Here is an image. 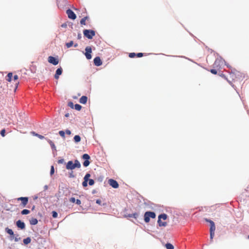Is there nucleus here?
I'll return each instance as SVG.
<instances>
[{
  "label": "nucleus",
  "mask_w": 249,
  "mask_h": 249,
  "mask_svg": "<svg viewBox=\"0 0 249 249\" xmlns=\"http://www.w3.org/2000/svg\"><path fill=\"white\" fill-rule=\"evenodd\" d=\"M18 77L17 75H15L14 76V78L13 79V81H14V86L12 88H10L9 89L11 92H15L16 91V89L18 88V84L19 82L18 81Z\"/></svg>",
  "instance_id": "423d86ee"
},
{
  "label": "nucleus",
  "mask_w": 249,
  "mask_h": 249,
  "mask_svg": "<svg viewBox=\"0 0 249 249\" xmlns=\"http://www.w3.org/2000/svg\"><path fill=\"white\" fill-rule=\"evenodd\" d=\"M59 134L63 138H65V132L61 130L59 131Z\"/></svg>",
  "instance_id": "2f4dec72"
},
{
  "label": "nucleus",
  "mask_w": 249,
  "mask_h": 249,
  "mask_svg": "<svg viewBox=\"0 0 249 249\" xmlns=\"http://www.w3.org/2000/svg\"><path fill=\"white\" fill-rule=\"evenodd\" d=\"M37 223H38V220H37L36 218H32L30 220V223L31 225H35L37 224Z\"/></svg>",
  "instance_id": "6ab92c4d"
},
{
  "label": "nucleus",
  "mask_w": 249,
  "mask_h": 249,
  "mask_svg": "<svg viewBox=\"0 0 249 249\" xmlns=\"http://www.w3.org/2000/svg\"><path fill=\"white\" fill-rule=\"evenodd\" d=\"M46 139L47 140L48 142L50 144L52 148L53 149L55 150L56 149V147H55V146L54 144L53 143V142L51 140H50V139Z\"/></svg>",
  "instance_id": "aec40b11"
},
{
  "label": "nucleus",
  "mask_w": 249,
  "mask_h": 249,
  "mask_svg": "<svg viewBox=\"0 0 249 249\" xmlns=\"http://www.w3.org/2000/svg\"><path fill=\"white\" fill-rule=\"evenodd\" d=\"M70 201L72 202V203H74L76 200H75V199L74 197H71L70 199Z\"/></svg>",
  "instance_id": "37998d69"
},
{
  "label": "nucleus",
  "mask_w": 249,
  "mask_h": 249,
  "mask_svg": "<svg viewBox=\"0 0 249 249\" xmlns=\"http://www.w3.org/2000/svg\"><path fill=\"white\" fill-rule=\"evenodd\" d=\"M65 116L66 117H68L69 116V113H67V114H65Z\"/></svg>",
  "instance_id": "09e8293b"
},
{
  "label": "nucleus",
  "mask_w": 249,
  "mask_h": 249,
  "mask_svg": "<svg viewBox=\"0 0 249 249\" xmlns=\"http://www.w3.org/2000/svg\"><path fill=\"white\" fill-rule=\"evenodd\" d=\"M85 55L87 59H90L92 57L91 53H92V49L91 47L88 46L85 49Z\"/></svg>",
  "instance_id": "6e6552de"
},
{
  "label": "nucleus",
  "mask_w": 249,
  "mask_h": 249,
  "mask_svg": "<svg viewBox=\"0 0 249 249\" xmlns=\"http://www.w3.org/2000/svg\"><path fill=\"white\" fill-rule=\"evenodd\" d=\"M33 134H34V135H35L37 137L40 139H43L45 138L43 136L41 135L38 134H37V133H36L35 132H33Z\"/></svg>",
  "instance_id": "c85d7f7f"
},
{
  "label": "nucleus",
  "mask_w": 249,
  "mask_h": 249,
  "mask_svg": "<svg viewBox=\"0 0 249 249\" xmlns=\"http://www.w3.org/2000/svg\"><path fill=\"white\" fill-rule=\"evenodd\" d=\"M66 13L69 18L71 19H75L76 18V15L74 13L71 9H68L66 11Z\"/></svg>",
  "instance_id": "9b49d317"
},
{
  "label": "nucleus",
  "mask_w": 249,
  "mask_h": 249,
  "mask_svg": "<svg viewBox=\"0 0 249 249\" xmlns=\"http://www.w3.org/2000/svg\"><path fill=\"white\" fill-rule=\"evenodd\" d=\"M73 44V41H71L70 42H68L66 44V46H67V47L68 48H70L71 47Z\"/></svg>",
  "instance_id": "cd10ccee"
},
{
  "label": "nucleus",
  "mask_w": 249,
  "mask_h": 249,
  "mask_svg": "<svg viewBox=\"0 0 249 249\" xmlns=\"http://www.w3.org/2000/svg\"><path fill=\"white\" fill-rule=\"evenodd\" d=\"M108 183L114 188H118L119 187V184L117 181L113 179H109L108 180Z\"/></svg>",
  "instance_id": "f8f14e48"
},
{
  "label": "nucleus",
  "mask_w": 249,
  "mask_h": 249,
  "mask_svg": "<svg viewBox=\"0 0 249 249\" xmlns=\"http://www.w3.org/2000/svg\"><path fill=\"white\" fill-rule=\"evenodd\" d=\"M166 248L167 249H174V246L170 243H167L165 245Z\"/></svg>",
  "instance_id": "393cba45"
},
{
  "label": "nucleus",
  "mask_w": 249,
  "mask_h": 249,
  "mask_svg": "<svg viewBox=\"0 0 249 249\" xmlns=\"http://www.w3.org/2000/svg\"><path fill=\"white\" fill-rule=\"evenodd\" d=\"M0 134L2 136V137H4L5 136V129H2L0 131Z\"/></svg>",
  "instance_id": "79ce46f5"
},
{
  "label": "nucleus",
  "mask_w": 249,
  "mask_h": 249,
  "mask_svg": "<svg viewBox=\"0 0 249 249\" xmlns=\"http://www.w3.org/2000/svg\"><path fill=\"white\" fill-rule=\"evenodd\" d=\"M31 239L30 237H27L25 239H24L23 241L24 244L25 245L28 244L29 243H30L31 242Z\"/></svg>",
  "instance_id": "b1692460"
},
{
  "label": "nucleus",
  "mask_w": 249,
  "mask_h": 249,
  "mask_svg": "<svg viewBox=\"0 0 249 249\" xmlns=\"http://www.w3.org/2000/svg\"><path fill=\"white\" fill-rule=\"evenodd\" d=\"M58 214L55 211L52 212V216L53 218H56L57 217Z\"/></svg>",
  "instance_id": "72a5a7b5"
},
{
  "label": "nucleus",
  "mask_w": 249,
  "mask_h": 249,
  "mask_svg": "<svg viewBox=\"0 0 249 249\" xmlns=\"http://www.w3.org/2000/svg\"><path fill=\"white\" fill-rule=\"evenodd\" d=\"M90 175L89 173H87L84 177V179L88 181V180H89V178L90 177Z\"/></svg>",
  "instance_id": "c756f323"
},
{
  "label": "nucleus",
  "mask_w": 249,
  "mask_h": 249,
  "mask_svg": "<svg viewBox=\"0 0 249 249\" xmlns=\"http://www.w3.org/2000/svg\"><path fill=\"white\" fill-rule=\"evenodd\" d=\"M18 201H21V205L22 207H25L28 202V197H20L17 198Z\"/></svg>",
  "instance_id": "9d476101"
},
{
  "label": "nucleus",
  "mask_w": 249,
  "mask_h": 249,
  "mask_svg": "<svg viewBox=\"0 0 249 249\" xmlns=\"http://www.w3.org/2000/svg\"><path fill=\"white\" fill-rule=\"evenodd\" d=\"M16 225L18 228L21 229H24L25 227L24 223L20 220L17 221Z\"/></svg>",
  "instance_id": "dca6fc26"
},
{
  "label": "nucleus",
  "mask_w": 249,
  "mask_h": 249,
  "mask_svg": "<svg viewBox=\"0 0 249 249\" xmlns=\"http://www.w3.org/2000/svg\"><path fill=\"white\" fill-rule=\"evenodd\" d=\"M74 141L76 142H79L81 141V137L79 135H75L74 138Z\"/></svg>",
  "instance_id": "5701e85b"
},
{
  "label": "nucleus",
  "mask_w": 249,
  "mask_h": 249,
  "mask_svg": "<svg viewBox=\"0 0 249 249\" xmlns=\"http://www.w3.org/2000/svg\"><path fill=\"white\" fill-rule=\"evenodd\" d=\"M82 185L84 187H87L88 185V181L84 180L82 183Z\"/></svg>",
  "instance_id": "a19ab883"
},
{
  "label": "nucleus",
  "mask_w": 249,
  "mask_h": 249,
  "mask_svg": "<svg viewBox=\"0 0 249 249\" xmlns=\"http://www.w3.org/2000/svg\"><path fill=\"white\" fill-rule=\"evenodd\" d=\"M138 216V214L136 213H132V214H129L127 215H126L125 217H134V218L136 219Z\"/></svg>",
  "instance_id": "412c9836"
},
{
  "label": "nucleus",
  "mask_w": 249,
  "mask_h": 249,
  "mask_svg": "<svg viewBox=\"0 0 249 249\" xmlns=\"http://www.w3.org/2000/svg\"><path fill=\"white\" fill-rule=\"evenodd\" d=\"M248 238L249 239V236H248Z\"/></svg>",
  "instance_id": "3c124183"
},
{
  "label": "nucleus",
  "mask_w": 249,
  "mask_h": 249,
  "mask_svg": "<svg viewBox=\"0 0 249 249\" xmlns=\"http://www.w3.org/2000/svg\"><path fill=\"white\" fill-rule=\"evenodd\" d=\"M5 231L7 233L10 235V240H14L15 242H18L20 238L18 237V235H17L16 237H14V233L12 230L9 229L8 228H5Z\"/></svg>",
  "instance_id": "39448f33"
},
{
  "label": "nucleus",
  "mask_w": 249,
  "mask_h": 249,
  "mask_svg": "<svg viewBox=\"0 0 249 249\" xmlns=\"http://www.w3.org/2000/svg\"><path fill=\"white\" fill-rule=\"evenodd\" d=\"M87 97L86 96H82L80 99V100H79V102L81 104H85L87 103Z\"/></svg>",
  "instance_id": "a211bd4d"
},
{
  "label": "nucleus",
  "mask_w": 249,
  "mask_h": 249,
  "mask_svg": "<svg viewBox=\"0 0 249 249\" xmlns=\"http://www.w3.org/2000/svg\"><path fill=\"white\" fill-rule=\"evenodd\" d=\"M68 106L70 107L71 108H73L74 105L72 102H69L68 103Z\"/></svg>",
  "instance_id": "c9c22d12"
},
{
  "label": "nucleus",
  "mask_w": 249,
  "mask_h": 249,
  "mask_svg": "<svg viewBox=\"0 0 249 249\" xmlns=\"http://www.w3.org/2000/svg\"><path fill=\"white\" fill-rule=\"evenodd\" d=\"M155 218L156 217V214L153 212H146L144 215V220L146 223H148L150 221V218Z\"/></svg>",
  "instance_id": "7ed1b4c3"
},
{
  "label": "nucleus",
  "mask_w": 249,
  "mask_h": 249,
  "mask_svg": "<svg viewBox=\"0 0 249 249\" xmlns=\"http://www.w3.org/2000/svg\"><path fill=\"white\" fill-rule=\"evenodd\" d=\"M77 46H78L77 44H76L74 45V47H76Z\"/></svg>",
  "instance_id": "8fccbe9b"
},
{
  "label": "nucleus",
  "mask_w": 249,
  "mask_h": 249,
  "mask_svg": "<svg viewBox=\"0 0 249 249\" xmlns=\"http://www.w3.org/2000/svg\"><path fill=\"white\" fill-rule=\"evenodd\" d=\"M12 77L13 74L11 72L9 73L6 77V80L10 82L8 85V87H9V89L12 88L11 82L13 81Z\"/></svg>",
  "instance_id": "ddd939ff"
},
{
  "label": "nucleus",
  "mask_w": 249,
  "mask_h": 249,
  "mask_svg": "<svg viewBox=\"0 0 249 249\" xmlns=\"http://www.w3.org/2000/svg\"><path fill=\"white\" fill-rule=\"evenodd\" d=\"M64 162V159H60L58 160V163H63Z\"/></svg>",
  "instance_id": "49530a36"
},
{
  "label": "nucleus",
  "mask_w": 249,
  "mask_h": 249,
  "mask_svg": "<svg viewBox=\"0 0 249 249\" xmlns=\"http://www.w3.org/2000/svg\"><path fill=\"white\" fill-rule=\"evenodd\" d=\"M69 177L71 178H75V175L73 174V171H71V173H69Z\"/></svg>",
  "instance_id": "ea45409f"
},
{
  "label": "nucleus",
  "mask_w": 249,
  "mask_h": 249,
  "mask_svg": "<svg viewBox=\"0 0 249 249\" xmlns=\"http://www.w3.org/2000/svg\"><path fill=\"white\" fill-rule=\"evenodd\" d=\"M206 221L210 223V231L214 232L215 230L214 223L211 220L206 219Z\"/></svg>",
  "instance_id": "2eb2a0df"
},
{
  "label": "nucleus",
  "mask_w": 249,
  "mask_h": 249,
  "mask_svg": "<svg viewBox=\"0 0 249 249\" xmlns=\"http://www.w3.org/2000/svg\"><path fill=\"white\" fill-rule=\"evenodd\" d=\"M54 167L53 166H51V171H50V174L51 175H53L54 174Z\"/></svg>",
  "instance_id": "e433bc0d"
},
{
  "label": "nucleus",
  "mask_w": 249,
  "mask_h": 249,
  "mask_svg": "<svg viewBox=\"0 0 249 249\" xmlns=\"http://www.w3.org/2000/svg\"><path fill=\"white\" fill-rule=\"evenodd\" d=\"M210 71L211 73H212L213 74H216L217 73V71L215 69H211L210 70Z\"/></svg>",
  "instance_id": "58836bf2"
},
{
  "label": "nucleus",
  "mask_w": 249,
  "mask_h": 249,
  "mask_svg": "<svg viewBox=\"0 0 249 249\" xmlns=\"http://www.w3.org/2000/svg\"><path fill=\"white\" fill-rule=\"evenodd\" d=\"M143 55H144V53H139L136 54V56L138 57H141L143 56Z\"/></svg>",
  "instance_id": "4c0bfd02"
},
{
  "label": "nucleus",
  "mask_w": 249,
  "mask_h": 249,
  "mask_svg": "<svg viewBox=\"0 0 249 249\" xmlns=\"http://www.w3.org/2000/svg\"><path fill=\"white\" fill-rule=\"evenodd\" d=\"M88 181H89V184L90 186L93 185L94 183V181L92 179H90Z\"/></svg>",
  "instance_id": "473e14b6"
},
{
  "label": "nucleus",
  "mask_w": 249,
  "mask_h": 249,
  "mask_svg": "<svg viewBox=\"0 0 249 249\" xmlns=\"http://www.w3.org/2000/svg\"><path fill=\"white\" fill-rule=\"evenodd\" d=\"M83 34L88 39H91L95 35V32L92 30L85 29L83 31Z\"/></svg>",
  "instance_id": "20e7f679"
},
{
  "label": "nucleus",
  "mask_w": 249,
  "mask_h": 249,
  "mask_svg": "<svg viewBox=\"0 0 249 249\" xmlns=\"http://www.w3.org/2000/svg\"><path fill=\"white\" fill-rule=\"evenodd\" d=\"M81 167V164L80 162L76 160H74V162L72 161H69L66 166V168L68 170H73L75 168H80Z\"/></svg>",
  "instance_id": "f257e3e1"
},
{
  "label": "nucleus",
  "mask_w": 249,
  "mask_h": 249,
  "mask_svg": "<svg viewBox=\"0 0 249 249\" xmlns=\"http://www.w3.org/2000/svg\"><path fill=\"white\" fill-rule=\"evenodd\" d=\"M75 202H76V203L77 204H78V205H80V204H81V200H79V199H77V200H76V201H75Z\"/></svg>",
  "instance_id": "de8ad7c7"
},
{
  "label": "nucleus",
  "mask_w": 249,
  "mask_h": 249,
  "mask_svg": "<svg viewBox=\"0 0 249 249\" xmlns=\"http://www.w3.org/2000/svg\"><path fill=\"white\" fill-rule=\"evenodd\" d=\"M94 64L96 66H100L102 64V61L100 57L97 56L93 60Z\"/></svg>",
  "instance_id": "4468645a"
},
{
  "label": "nucleus",
  "mask_w": 249,
  "mask_h": 249,
  "mask_svg": "<svg viewBox=\"0 0 249 249\" xmlns=\"http://www.w3.org/2000/svg\"><path fill=\"white\" fill-rule=\"evenodd\" d=\"M62 73V69L61 68H58L56 70L55 74L54 75V78L56 79L59 78V75Z\"/></svg>",
  "instance_id": "f3484780"
},
{
  "label": "nucleus",
  "mask_w": 249,
  "mask_h": 249,
  "mask_svg": "<svg viewBox=\"0 0 249 249\" xmlns=\"http://www.w3.org/2000/svg\"><path fill=\"white\" fill-rule=\"evenodd\" d=\"M82 159L85 160L83 162V166L85 167L88 166L90 163L89 161V160L90 159V156L88 154H84L82 156Z\"/></svg>",
  "instance_id": "0eeeda50"
},
{
  "label": "nucleus",
  "mask_w": 249,
  "mask_h": 249,
  "mask_svg": "<svg viewBox=\"0 0 249 249\" xmlns=\"http://www.w3.org/2000/svg\"><path fill=\"white\" fill-rule=\"evenodd\" d=\"M167 218V214L165 213L160 214L158 217V223L160 227H165L167 225V223L162 222L161 219L166 220Z\"/></svg>",
  "instance_id": "f03ea898"
},
{
  "label": "nucleus",
  "mask_w": 249,
  "mask_h": 249,
  "mask_svg": "<svg viewBox=\"0 0 249 249\" xmlns=\"http://www.w3.org/2000/svg\"><path fill=\"white\" fill-rule=\"evenodd\" d=\"M81 106L79 104H76L74 105V108L77 110H80L81 109Z\"/></svg>",
  "instance_id": "bb28decb"
},
{
  "label": "nucleus",
  "mask_w": 249,
  "mask_h": 249,
  "mask_svg": "<svg viewBox=\"0 0 249 249\" xmlns=\"http://www.w3.org/2000/svg\"><path fill=\"white\" fill-rule=\"evenodd\" d=\"M89 18V17H85L84 18H82L80 20V24L81 25H86V21L87 19Z\"/></svg>",
  "instance_id": "4be33fe9"
},
{
  "label": "nucleus",
  "mask_w": 249,
  "mask_h": 249,
  "mask_svg": "<svg viewBox=\"0 0 249 249\" xmlns=\"http://www.w3.org/2000/svg\"><path fill=\"white\" fill-rule=\"evenodd\" d=\"M210 239L212 241L213 238L214 237V232H212V231H210Z\"/></svg>",
  "instance_id": "f704fd0d"
},
{
  "label": "nucleus",
  "mask_w": 249,
  "mask_h": 249,
  "mask_svg": "<svg viewBox=\"0 0 249 249\" xmlns=\"http://www.w3.org/2000/svg\"><path fill=\"white\" fill-rule=\"evenodd\" d=\"M48 61L50 63L52 64L53 65H56L59 63L58 59L52 56L48 57Z\"/></svg>",
  "instance_id": "1a4fd4ad"
},
{
  "label": "nucleus",
  "mask_w": 249,
  "mask_h": 249,
  "mask_svg": "<svg viewBox=\"0 0 249 249\" xmlns=\"http://www.w3.org/2000/svg\"><path fill=\"white\" fill-rule=\"evenodd\" d=\"M136 56V53H131L129 54V57L130 58H134Z\"/></svg>",
  "instance_id": "7c9ffc66"
},
{
  "label": "nucleus",
  "mask_w": 249,
  "mask_h": 249,
  "mask_svg": "<svg viewBox=\"0 0 249 249\" xmlns=\"http://www.w3.org/2000/svg\"><path fill=\"white\" fill-rule=\"evenodd\" d=\"M29 213H30V211L27 209H24L21 212V213L23 215L28 214Z\"/></svg>",
  "instance_id": "a878e982"
},
{
  "label": "nucleus",
  "mask_w": 249,
  "mask_h": 249,
  "mask_svg": "<svg viewBox=\"0 0 249 249\" xmlns=\"http://www.w3.org/2000/svg\"><path fill=\"white\" fill-rule=\"evenodd\" d=\"M66 133L67 135H71V131L70 130H69V129H67V130H66Z\"/></svg>",
  "instance_id": "a18cd8bd"
},
{
  "label": "nucleus",
  "mask_w": 249,
  "mask_h": 249,
  "mask_svg": "<svg viewBox=\"0 0 249 249\" xmlns=\"http://www.w3.org/2000/svg\"><path fill=\"white\" fill-rule=\"evenodd\" d=\"M101 200L100 199H97L96 201V203L99 205H101Z\"/></svg>",
  "instance_id": "c03bdc74"
}]
</instances>
